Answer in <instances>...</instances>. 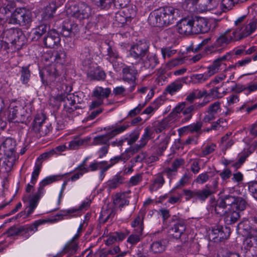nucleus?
Listing matches in <instances>:
<instances>
[{
	"label": "nucleus",
	"instance_id": "1a4fd4ad",
	"mask_svg": "<svg viewBox=\"0 0 257 257\" xmlns=\"http://www.w3.org/2000/svg\"><path fill=\"white\" fill-rule=\"evenodd\" d=\"M45 119L46 117L44 114H38L33 122L32 129L40 136H45L49 132L48 126L45 124Z\"/></svg>",
	"mask_w": 257,
	"mask_h": 257
},
{
	"label": "nucleus",
	"instance_id": "f704fd0d",
	"mask_svg": "<svg viewBox=\"0 0 257 257\" xmlns=\"http://www.w3.org/2000/svg\"><path fill=\"white\" fill-rule=\"evenodd\" d=\"M43 195L42 194H39V191L35 194L30 199L29 209L28 210V214L29 215L31 214L35 208L37 207L38 201L40 198Z\"/></svg>",
	"mask_w": 257,
	"mask_h": 257
},
{
	"label": "nucleus",
	"instance_id": "774afa93",
	"mask_svg": "<svg viewBox=\"0 0 257 257\" xmlns=\"http://www.w3.org/2000/svg\"><path fill=\"white\" fill-rule=\"evenodd\" d=\"M202 126V122L201 121H197L195 123L188 125V131L190 133H199Z\"/></svg>",
	"mask_w": 257,
	"mask_h": 257
},
{
	"label": "nucleus",
	"instance_id": "f257e3e1",
	"mask_svg": "<svg viewBox=\"0 0 257 257\" xmlns=\"http://www.w3.org/2000/svg\"><path fill=\"white\" fill-rule=\"evenodd\" d=\"M178 10L172 7H165L156 10L149 15L148 22L154 27L167 26L174 22V15Z\"/></svg>",
	"mask_w": 257,
	"mask_h": 257
},
{
	"label": "nucleus",
	"instance_id": "bb28decb",
	"mask_svg": "<svg viewBox=\"0 0 257 257\" xmlns=\"http://www.w3.org/2000/svg\"><path fill=\"white\" fill-rule=\"evenodd\" d=\"M80 58L82 61L83 65L86 67H89L92 61V56L88 47H85L82 49Z\"/></svg>",
	"mask_w": 257,
	"mask_h": 257
},
{
	"label": "nucleus",
	"instance_id": "603ef678",
	"mask_svg": "<svg viewBox=\"0 0 257 257\" xmlns=\"http://www.w3.org/2000/svg\"><path fill=\"white\" fill-rule=\"evenodd\" d=\"M191 177V174L187 171L183 175L181 179L179 180L178 184L175 187V189H179L184 186L189 181Z\"/></svg>",
	"mask_w": 257,
	"mask_h": 257
},
{
	"label": "nucleus",
	"instance_id": "680f3d73",
	"mask_svg": "<svg viewBox=\"0 0 257 257\" xmlns=\"http://www.w3.org/2000/svg\"><path fill=\"white\" fill-rule=\"evenodd\" d=\"M169 139L165 138L162 140L161 143L158 145L157 151L158 154L161 155L162 153L166 149L169 143Z\"/></svg>",
	"mask_w": 257,
	"mask_h": 257
},
{
	"label": "nucleus",
	"instance_id": "a211bd4d",
	"mask_svg": "<svg viewBox=\"0 0 257 257\" xmlns=\"http://www.w3.org/2000/svg\"><path fill=\"white\" fill-rule=\"evenodd\" d=\"M60 38L58 33L55 30L49 31L44 39V43L46 47L53 48L59 44Z\"/></svg>",
	"mask_w": 257,
	"mask_h": 257
},
{
	"label": "nucleus",
	"instance_id": "4468645a",
	"mask_svg": "<svg viewBox=\"0 0 257 257\" xmlns=\"http://www.w3.org/2000/svg\"><path fill=\"white\" fill-rule=\"evenodd\" d=\"M192 18L182 19L177 24V27L178 32L181 34L190 35L193 34Z\"/></svg>",
	"mask_w": 257,
	"mask_h": 257
},
{
	"label": "nucleus",
	"instance_id": "bf43d9fd",
	"mask_svg": "<svg viewBox=\"0 0 257 257\" xmlns=\"http://www.w3.org/2000/svg\"><path fill=\"white\" fill-rule=\"evenodd\" d=\"M47 26L45 25H41L38 27L34 31V34L35 35V39H38L44 34L47 31Z\"/></svg>",
	"mask_w": 257,
	"mask_h": 257
},
{
	"label": "nucleus",
	"instance_id": "13d9d810",
	"mask_svg": "<svg viewBox=\"0 0 257 257\" xmlns=\"http://www.w3.org/2000/svg\"><path fill=\"white\" fill-rule=\"evenodd\" d=\"M84 143V141L83 140L75 139L69 142L67 149L69 150H76L83 145Z\"/></svg>",
	"mask_w": 257,
	"mask_h": 257
},
{
	"label": "nucleus",
	"instance_id": "09e8293b",
	"mask_svg": "<svg viewBox=\"0 0 257 257\" xmlns=\"http://www.w3.org/2000/svg\"><path fill=\"white\" fill-rule=\"evenodd\" d=\"M23 38L24 36L22 32L19 29H17L15 34L13 35V39L11 40L10 43L19 46L22 44L20 40Z\"/></svg>",
	"mask_w": 257,
	"mask_h": 257
},
{
	"label": "nucleus",
	"instance_id": "cd10ccee",
	"mask_svg": "<svg viewBox=\"0 0 257 257\" xmlns=\"http://www.w3.org/2000/svg\"><path fill=\"white\" fill-rule=\"evenodd\" d=\"M198 6L201 11L211 10L218 5L217 0H198Z\"/></svg>",
	"mask_w": 257,
	"mask_h": 257
},
{
	"label": "nucleus",
	"instance_id": "473e14b6",
	"mask_svg": "<svg viewBox=\"0 0 257 257\" xmlns=\"http://www.w3.org/2000/svg\"><path fill=\"white\" fill-rule=\"evenodd\" d=\"M16 160V156H5L1 168L4 169L6 172L10 171Z\"/></svg>",
	"mask_w": 257,
	"mask_h": 257
},
{
	"label": "nucleus",
	"instance_id": "b1692460",
	"mask_svg": "<svg viewBox=\"0 0 257 257\" xmlns=\"http://www.w3.org/2000/svg\"><path fill=\"white\" fill-rule=\"evenodd\" d=\"M64 175H53L47 177L40 182L39 187L38 189L39 194H44V187L51 183L61 180Z\"/></svg>",
	"mask_w": 257,
	"mask_h": 257
},
{
	"label": "nucleus",
	"instance_id": "5701e85b",
	"mask_svg": "<svg viewBox=\"0 0 257 257\" xmlns=\"http://www.w3.org/2000/svg\"><path fill=\"white\" fill-rule=\"evenodd\" d=\"M185 80L184 77L176 80L167 86L166 91L170 94L174 95L181 89Z\"/></svg>",
	"mask_w": 257,
	"mask_h": 257
},
{
	"label": "nucleus",
	"instance_id": "c9c22d12",
	"mask_svg": "<svg viewBox=\"0 0 257 257\" xmlns=\"http://www.w3.org/2000/svg\"><path fill=\"white\" fill-rule=\"evenodd\" d=\"M123 180V178L122 176L116 175L107 181V185L110 189H115L122 183Z\"/></svg>",
	"mask_w": 257,
	"mask_h": 257
},
{
	"label": "nucleus",
	"instance_id": "e433bc0d",
	"mask_svg": "<svg viewBox=\"0 0 257 257\" xmlns=\"http://www.w3.org/2000/svg\"><path fill=\"white\" fill-rule=\"evenodd\" d=\"M214 210L216 214L222 216L224 215L227 212V208L224 204L222 201L219 198L214 207Z\"/></svg>",
	"mask_w": 257,
	"mask_h": 257
},
{
	"label": "nucleus",
	"instance_id": "c756f323",
	"mask_svg": "<svg viewBox=\"0 0 257 257\" xmlns=\"http://www.w3.org/2000/svg\"><path fill=\"white\" fill-rule=\"evenodd\" d=\"M167 241L162 239L153 242L151 245V249L155 253L163 252L166 247Z\"/></svg>",
	"mask_w": 257,
	"mask_h": 257
},
{
	"label": "nucleus",
	"instance_id": "4c0bfd02",
	"mask_svg": "<svg viewBox=\"0 0 257 257\" xmlns=\"http://www.w3.org/2000/svg\"><path fill=\"white\" fill-rule=\"evenodd\" d=\"M45 222H46L45 220H38L32 225L22 226L23 234H27L29 231H36L38 230V226Z\"/></svg>",
	"mask_w": 257,
	"mask_h": 257
},
{
	"label": "nucleus",
	"instance_id": "79ce46f5",
	"mask_svg": "<svg viewBox=\"0 0 257 257\" xmlns=\"http://www.w3.org/2000/svg\"><path fill=\"white\" fill-rule=\"evenodd\" d=\"M115 215L114 210L106 206L105 208L103 207L102 210L101 211L100 217L103 219V221L105 222L107 221L110 218L113 217Z\"/></svg>",
	"mask_w": 257,
	"mask_h": 257
},
{
	"label": "nucleus",
	"instance_id": "f03ea898",
	"mask_svg": "<svg viewBox=\"0 0 257 257\" xmlns=\"http://www.w3.org/2000/svg\"><path fill=\"white\" fill-rule=\"evenodd\" d=\"M218 178L214 179L212 182V185H206L205 187L202 189H184L183 190V194L187 201L193 198L196 200H198L200 201H205L206 199L212 196L217 192L218 187Z\"/></svg>",
	"mask_w": 257,
	"mask_h": 257
},
{
	"label": "nucleus",
	"instance_id": "052dcab7",
	"mask_svg": "<svg viewBox=\"0 0 257 257\" xmlns=\"http://www.w3.org/2000/svg\"><path fill=\"white\" fill-rule=\"evenodd\" d=\"M248 189L251 196L257 200V181H252L248 183Z\"/></svg>",
	"mask_w": 257,
	"mask_h": 257
},
{
	"label": "nucleus",
	"instance_id": "72a5a7b5",
	"mask_svg": "<svg viewBox=\"0 0 257 257\" xmlns=\"http://www.w3.org/2000/svg\"><path fill=\"white\" fill-rule=\"evenodd\" d=\"M66 55L63 50L54 51L53 55H51V60L57 63L63 64L66 60Z\"/></svg>",
	"mask_w": 257,
	"mask_h": 257
},
{
	"label": "nucleus",
	"instance_id": "6ab92c4d",
	"mask_svg": "<svg viewBox=\"0 0 257 257\" xmlns=\"http://www.w3.org/2000/svg\"><path fill=\"white\" fill-rule=\"evenodd\" d=\"M140 62L146 69L152 70L159 64V61L156 55L149 54L145 58H142Z\"/></svg>",
	"mask_w": 257,
	"mask_h": 257
},
{
	"label": "nucleus",
	"instance_id": "de8ad7c7",
	"mask_svg": "<svg viewBox=\"0 0 257 257\" xmlns=\"http://www.w3.org/2000/svg\"><path fill=\"white\" fill-rule=\"evenodd\" d=\"M221 110L220 103L219 101H216L209 105L206 112H210L216 116L217 113Z\"/></svg>",
	"mask_w": 257,
	"mask_h": 257
},
{
	"label": "nucleus",
	"instance_id": "f8f14e48",
	"mask_svg": "<svg viewBox=\"0 0 257 257\" xmlns=\"http://www.w3.org/2000/svg\"><path fill=\"white\" fill-rule=\"evenodd\" d=\"M232 40H234V36L230 35L227 32L220 35L216 41L214 42L213 46L209 47L208 50L211 51H217V50H214V48L216 49L219 48H224L226 47ZM220 49H218L219 51Z\"/></svg>",
	"mask_w": 257,
	"mask_h": 257
},
{
	"label": "nucleus",
	"instance_id": "393cba45",
	"mask_svg": "<svg viewBox=\"0 0 257 257\" xmlns=\"http://www.w3.org/2000/svg\"><path fill=\"white\" fill-rule=\"evenodd\" d=\"M123 79L124 81L134 82L136 80L137 70L131 66H126L123 68Z\"/></svg>",
	"mask_w": 257,
	"mask_h": 257
},
{
	"label": "nucleus",
	"instance_id": "412c9836",
	"mask_svg": "<svg viewBox=\"0 0 257 257\" xmlns=\"http://www.w3.org/2000/svg\"><path fill=\"white\" fill-rule=\"evenodd\" d=\"M79 29L77 24L72 22L65 23L62 28L61 33L65 37L75 35L79 32Z\"/></svg>",
	"mask_w": 257,
	"mask_h": 257
},
{
	"label": "nucleus",
	"instance_id": "6e6d98bb",
	"mask_svg": "<svg viewBox=\"0 0 257 257\" xmlns=\"http://www.w3.org/2000/svg\"><path fill=\"white\" fill-rule=\"evenodd\" d=\"M23 229L22 226L19 227H16L15 226H13L11 227L6 233L7 234L9 237L18 235L21 233L23 235Z\"/></svg>",
	"mask_w": 257,
	"mask_h": 257
},
{
	"label": "nucleus",
	"instance_id": "864d4df0",
	"mask_svg": "<svg viewBox=\"0 0 257 257\" xmlns=\"http://www.w3.org/2000/svg\"><path fill=\"white\" fill-rule=\"evenodd\" d=\"M42 168V163H36L35 166V169L32 172L31 180V183L32 184H35V183L37 181V178L39 176V175L40 174L41 169Z\"/></svg>",
	"mask_w": 257,
	"mask_h": 257
},
{
	"label": "nucleus",
	"instance_id": "20e7f679",
	"mask_svg": "<svg viewBox=\"0 0 257 257\" xmlns=\"http://www.w3.org/2000/svg\"><path fill=\"white\" fill-rule=\"evenodd\" d=\"M149 43L145 40H140L135 44L132 45L130 50V56L133 65H137L140 63L142 58L147 54L149 51Z\"/></svg>",
	"mask_w": 257,
	"mask_h": 257
},
{
	"label": "nucleus",
	"instance_id": "2f4dec72",
	"mask_svg": "<svg viewBox=\"0 0 257 257\" xmlns=\"http://www.w3.org/2000/svg\"><path fill=\"white\" fill-rule=\"evenodd\" d=\"M240 217L238 212L229 210L224 215V221L226 224H231L236 222Z\"/></svg>",
	"mask_w": 257,
	"mask_h": 257
},
{
	"label": "nucleus",
	"instance_id": "c85d7f7f",
	"mask_svg": "<svg viewBox=\"0 0 257 257\" xmlns=\"http://www.w3.org/2000/svg\"><path fill=\"white\" fill-rule=\"evenodd\" d=\"M152 134L153 131L150 127L148 126L145 128V132L140 141V144L135 146L137 148V150H139L147 144Z\"/></svg>",
	"mask_w": 257,
	"mask_h": 257
},
{
	"label": "nucleus",
	"instance_id": "c03bdc74",
	"mask_svg": "<svg viewBox=\"0 0 257 257\" xmlns=\"http://www.w3.org/2000/svg\"><path fill=\"white\" fill-rule=\"evenodd\" d=\"M186 104V102L185 101L178 104L170 113L169 117L175 118L180 112H182L183 113V110L185 108Z\"/></svg>",
	"mask_w": 257,
	"mask_h": 257
},
{
	"label": "nucleus",
	"instance_id": "7c9ffc66",
	"mask_svg": "<svg viewBox=\"0 0 257 257\" xmlns=\"http://www.w3.org/2000/svg\"><path fill=\"white\" fill-rule=\"evenodd\" d=\"M132 226L134 228L133 232L140 235H143L144 229L143 217L138 216L132 222Z\"/></svg>",
	"mask_w": 257,
	"mask_h": 257
},
{
	"label": "nucleus",
	"instance_id": "e2e57ef3",
	"mask_svg": "<svg viewBox=\"0 0 257 257\" xmlns=\"http://www.w3.org/2000/svg\"><path fill=\"white\" fill-rule=\"evenodd\" d=\"M246 205V201L243 198L238 197H236L234 208H236L238 210H243L245 209Z\"/></svg>",
	"mask_w": 257,
	"mask_h": 257
},
{
	"label": "nucleus",
	"instance_id": "8fccbe9b",
	"mask_svg": "<svg viewBox=\"0 0 257 257\" xmlns=\"http://www.w3.org/2000/svg\"><path fill=\"white\" fill-rule=\"evenodd\" d=\"M77 249V244L73 243L70 244L69 246L65 247L61 254L62 255L64 254H67V257H69L75 254Z\"/></svg>",
	"mask_w": 257,
	"mask_h": 257
},
{
	"label": "nucleus",
	"instance_id": "aec40b11",
	"mask_svg": "<svg viewBox=\"0 0 257 257\" xmlns=\"http://www.w3.org/2000/svg\"><path fill=\"white\" fill-rule=\"evenodd\" d=\"M120 58L117 51L109 46L107 50L106 60L112 64L114 69H117L118 65V60Z\"/></svg>",
	"mask_w": 257,
	"mask_h": 257
},
{
	"label": "nucleus",
	"instance_id": "9b49d317",
	"mask_svg": "<svg viewBox=\"0 0 257 257\" xmlns=\"http://www.w3.org/2000/svg\"><path fill=\"white\" fill-rule=\"evenodd\" d=\"M193 34L204 33L209 30L207 20L204 18L195 17L192 18Z\"/></svg>",
	"mask_w": 257,
	"mask_h": 257
},
{
	"label": "nucleus",
	"instance_id": "2eb2a0df",
	"mask_svg": "<svg viewBox=\"0 0 257 257\" xmlns=\"http://www.w3.org/2000/svg\"><path fill=\"white\" fill-rule=\"evenodd\" d=\"M231 58V52H228L226 53L225 55L218 58L215 59L212 65L208 67V72L209 76L210 77L211 76L214 75L215 73L218 72L220 70V66L223 64L225 65L223 63V61L229 60Z\"/></svg>",
	"mask_w": 257,
	"mask_h": 257
},
{
	"label": "nucleus",
	"instance_id": "58836bf2",
	"mask_svg": "<svg viewBox=\"0 0 257 257\" xmlns=\"http://www.w3.org/2000/svg\"><path fill=\"white\" fill-rule=\"evenodd\" d=\"M237 2V0H222L220 6V9L224 13L228 12L233 8Z\"/></svg>",
	"mask_w": 257,
	"mask_h": 257
},
{
	"label": "nucleus",
	"instance_id": "0eeeda50",
	"mask_svg": "<svg viewBox=\"0 0 257 257\" xmlns=\"http://www.w3.org/2000/svg\"><path fill=\"white\" fill-rule=\"evenodd\" d=\"M76 99H78V97L74 94H67L66 96L61 94L57 97L58 101L64 102V109L69 113H71L77 109L82 108L81 106L76 105Z\"/></svg>",
	"mask_w": 257,
	"mask_h": 257
},
{
	"label": "nucleus",
	"instance_id": "9d476101",
	"mask_svg": "<svg viewBox=\"0 0 257 257\" xmlns=\"http://www.w3.org/2000/svg\"><path fill=\"white\" fill-rule=\"evenodd\" d=\"M16 141L12 138H6L0 146V152L5 156H16Z\"/></svg>",
	"mask_w": 257,
	"mask_h": 257
},
{
	"label": "nucleus",
	"instance_id": "49530a36",
	"mask_svg": "<svg viewBox=\"0 0 257 257\" xmlns=\"http://www.w3.org/2000/svg\"><path fill=\"white\" fill-rule=\"evenodd\" d=\"M56 8L51 6H47L44 9L42 16L44 20H49L53 17V14L56 11Z\"/></svg>",
	"mask_w": 257,
	"mask_h": 257
},
{
	"label": "nucleus",
	"instance_id": "5fc2aeb1",
	"mask_svg": "<svg viewBox=\"0 0 257 257\" xmlns=\"http://www.w3.org/2000/svg\"><path fill=\"white\" fill-rule=\"evenodd\" d=\"M139 150H137V148L135 146L132 147L130 149L126 150L124 153L121 154L120 157L121 160L124 162H125L128 160L135 153Z\"/></svg>",
	"mask_w": 257,
	"mask_h": 257
},
{
	"label": "nucleus",
	"instance_id": "3c124183",
	"mask_svg": "<svg viewBox=\"0 0 257 257\" xmlns=\"http://www.w3.org/2000/svg\"><path fill=\"white\" fill-rule=\"evenodd\" d=\"M21 80L23 84L28 82L31 76L30 71L28 67H23L21 70Z\"/></svg>",
	"mask_w": 257,
	"mask_h": 257
},
{
	"label": "nucleus",
	"instance_id": "4be33fe9",
	"mask_svg": "<svg viewBox=\"0 0 257 257\" xmlns=\"http://www.w3.org/2000/svg\"><path fill=\"white\" fill-rule=\"evenodd\" d=\"M88 68L89 69L88 70L87 76L91 80L100 81L105 78L106 74L103 70L98 67L92 69L90 65Z\"/></svg>",
	"mask_w": 257,
	"mask_h": 257
},
{
	"label": "nucleus",
	"instance_id": "dca6fc26",
	"mask_svg": "<svg viewBox=\"0 0 257 257\" xmlns=\"http://www.w3.org/2000/svg\"><path fill=\"white\" fill-rule=\"evenodd\" d=\"M40 75L43 83H44L45 77H46V81H53L55 80L58 74L55 66L50 65L46 67L44 69L40 71Z\"/></svg>",
	"mask_w": 257,
	"mask_h": 257
},
{
	"label": "nucleus",
	"instance_id": "a19ab883",
	"mask_svg": "<svg viewBox=\"0 0 257 257\" xmlns=\"http://www.w3.org/2000/svg\"><path fill=\"white\" fill-rule=\"evenodd\" d=\"M223 202L228 210L230 208H234V204L236 201V197L231 195H226L223 197L219 198Z\"/></svg>",
	"mask_w": 257,
	"mask_h": 257
},
{
	"label": "nucleus",
	"instance_id": "69168bd1",
	"mask_svg": "<svg viewBox=\"0 0 257 257\" xmlns=\"http://www.w3.org/2000/svg\"><path fill=\"white\" fill-rule=\"evenodd\" d=\"M209 179L208 172H204L199 174L195 179L194 181L198 184H203L206 183Z\"/></svg>",
	"mask_w": 257,
	"mask_h": 257
},
{
	"label": "nucleus",
	"instance_id": "f3484780",
	"mask_svg": "<svg viewBox=\"0 0 257 257\" xmlns=\"http://www.w3.org/2000/svg\"><path fill=\"white\" fill-rule=\"evenodd\" d=\"M186 230L185 222L182 220H179L174 223L169 229L170 235L173 237L178 239Z\"/></svg>",
	"mask_w": 257,
	"mask_h": 257
},
{
	"label": "nucleus",
	"instance_id": "a878e982",
	"mask_svg": "<svg viewBox=\"0 0 257 257\" xmlns=\"http://www.w3.org/2000/svg\"><path fill=\"white\" fill-rule=\"evenodd\" d=\"M110 92L111 89L109 88H104L101 86H97L93 91L92 96L103 100L109 96Z\"/></svg>",
	"mask_w": 257,
	"mask_h": 257
},
{
	"label": "nucleus",
	"instance_id": "338daca9",
	"mask_svg": "<svg viewBox=\"0 0 257 257\" xmlns=\"http://www.w3.org/2000/svg\"><path fill=\"white\" fill-rule=\"evenodd\" d=\"M94 4L101 9H107L110 7L111 0H92Z\"/></svg>",
	"mask_w": 257,
	"mask_h": 257
},
{
	"label": "nucleus",
	"instance_id": "4d7b16f0",
	"mask_svg": "<svg viewBox=\"0 0 257 257\" xmlns=\"http://www.w3.org/2000/svg\"><path fill=\"white\" fill-rule=\"evenodd\" d=\"M176 52L177 50L172 47H166L161 48V53L164 59L166 57L169 58L172 56Z\"/></svg>",
	"mask_w": 257,
	"mask_h": 257
},
{
	"label": "nucleus",
	"instance_id": "423d86ee",
	"mask_svg": "<svg viewBox=\"0 0 257 257\" xmlns=\"http://www.w3.org/2000/svg\"><path fill=\"white\" fill-rule=\"evenodd\" d=\"M128 126V124H123L115 127L112 126V130L110 132L105 135L95 137L93 139V144L94 145H108V143L110 139L114 137L117 134L124 131Z\"/></svg>",
	"mask_w": 257,
	"mask_h": 257
},
{
	"label": "nucleus",
	"instance_id": "0e129e2a",
	"mask_svg": "<svg viewBox=\"0 0 257 257\" xmlns=\"http://www.w3.org/2000/svg\"><path fill=\"white\" fill-rule=\"evenodd\" d=\"M142 236V235H140L133 232L127 238V242L132 245H135L141 241Z\"/></svg>",
	"mask_w": 257,
	"mask_h": 257
},
{
	"label": "nucleus",
	"instance_id": "6e6552de",
	"mask_svg": "<svg viewBox=\"0 0 257 257\" xmlns=\"http://www.w3.org/2000/svg\"><path fill=\"white\" fill-rule=\"evenodd\" d=\"M256 28V22L255 21H252L248 24L239 26L232 34L234 36V40H239L250 35Z\"/></svg>",
	"mask_w": 257,
	"mask_h": 257
},
{
	"label": "nucleus",
	"instance_id": "37998d69",
	"mask_svg": "<svg viewBox=\"0 0 257 257\" xmlns=\"http://www.w3.org/2000/svg\"><path fill=\"white\" fill-rule=\"evenodd\" d=\"M210 76L208 74H196L192 75L190 78L191 82L194 84L201 83L208 79Z\"/></svg>",
	"mask_w": 257,
	"mask_h": 257
},
{
	"label": "nucleus",
	"instance_id": "7ed1b4c3",
	"mask_svg": "<svg viewBox=\"0 0 257 257\" xmlns=\"http://www.w3.org/2000/svg\"><path fill=\"white\" fill-rule=\"evenodd\" d=\"M67 14L79 20L88 19L92 14L91 7L84 2L73 4L66 10Z\"/></svg>",
	"mask_w": 257,
	"mask_h": 257
},
{
	"label": "nucleus",
	"instance_id": "ddd939ff",
	"mask_svg": "<svg viewBox=\"0 0 257 257\" xmlns=\"http://www.w3.org/2000/svg\"><path fill=\"white\" fill-rule=\"evenodd\" d=\"M24 112V110L21 106H16L15 103H11L9 107V118L15 122H23L25 119V116L23 114Z\"/></svg>",
	"mask_w": 257,
	"mask_h": 257
},
{
	"label": "nucleus",
	"instance_id": "a18cd8bd",
	"mask_svg": "<svg viewBox=\"0 0 257 257\" xmlns=\"http://www.w3.org/2000/svg\"><path fill=\"white\" fill-rule=\"evenodd\" d=\"M195 106L193 105H189L183 109L182 114L185 116L182 119V121L186 122L189 121L192 117V112L195 110Z\"/></svg>",
	"mask_w": 257,
	"mask_h": 257
},
{
	"label": "nucleus",
	"instance_id": "39448f33",
	"mask_svg": "<svg viewBox=\"0 0 257 257\" xmlns=\"http://www.w3.org/2000/svg\"><path fill=\"white\" fill-rule=\"evenodd\" d=\"M9 21L12 24L25 26L32 21L31 12L25 8H18L12 14Z\"/></svg>",
	"mask_w": 257,
	"mask_h": 257
},
{
	"label": "nucleus",
	"instance_id": "ea45409f",
	"mask_svg": "<svg viewBox=\"0 0 257 257\" xmlns=\"http://www.w3.org/2000/svg\"><path fill=\"white\" fill-rule=\"evenodd\" d=\"M165 180L161 174H158L154 179L153 184L150 187V190L151 192L157 190L160 188L164 183Z\"/></svg>",
	"mask_w": 257,
	"mask_h": 257
}]
</instances>
